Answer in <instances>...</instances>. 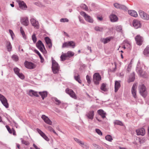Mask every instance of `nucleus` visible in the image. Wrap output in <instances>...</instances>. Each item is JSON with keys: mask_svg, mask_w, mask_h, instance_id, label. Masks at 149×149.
Returning <instances> with one entry per match:
<instances>
[{"mask_svg": "<svg viewBox=\"0 0 149 149\" xmlns=\"http://www.w3.org/2000/svg\"><path fill=\"white\" fill-rule=\"evenodd\" d=\"M136 71L141 76H144V72L141 68L137 67L136 69Z\"/></svg>", "mask_w": 149, "mask_h": 149, "instance_id": "nucleus-31", "label": "nucleus"}, {"mask_svg": "<svg viewBox=\"0 0 149 149\" xmlns=\"http://www.w3.org/2000/svg\"><path fill=\"white\" fill-rule=\"evenodd\" d=\"M79 21L81 23L83 24L85 23V22H84V20L83 19H81L80 17H79Z\"/></svg>", "mask_w": 149, "mask_h": 149, "instance_id": "nucleus-56", "label": "nucleus"}, {"mask_svg": "<svg viewBox=\"0 0 149 149\" xmlns=\"http://www.w3.org/2000/svg\"><path fill=\"white\" fill-rule=\"evenodd\" d=\"M50 132H53L56 135H58V134L55 132V130H54V129L50 126H48L46 128Z\"/></svg>", "mask_w": 149, "mask_h": 149, "instance_id": "nucleus-38", "label": "nucleus"}, {"mask_svg": "<svg viewBox=\"0 0 149 149\" xmlns=\"http://www.w3.org/2000/svg\"><path fill=\"white\" fill-rule=\"evenodd\" d=\"M78 143L81 146L84 148L86 147V145L84 144V143L82 142L80 140L79 141V142Z\"/></svg>", "mask_w": 149, "mask_h": 149, "instance_id": "nucleus-49", "label": "nucleus"}, {"mask_svg": "<svg viewBox=\"0 0 149 149\" xmlns=\"http://www.w3.org/2000/svg\"><path fill=\"white\" fill-rule=\"evenodd\" d=\"M101 80V76L99 73H96L94 74L93 75V81L95 84L98 85Z\"/></svg>", "mask_w": 149, "mask_h": 149, "instance_id": "nucleus-5", "label": "nucleus"}, {"mask_svg": "<svg viewBox=\"0 0 149 149\" xmlns=\"http://www.w3.org/2000/svg\"><path fill=\"white\" fill-rule=\"evenodd\" d=\"M20 31L21 33L22 34L23 37L25 38H26V36L24 33V32L23 30V29L22 28V27H21L20 28Z\"/></svg>", "mask_w": 149, "mask_h": 149, "instance_id": "nucleus-44", "label": "nucleus"}, {"mask_svg": "<svg viewBox=\"0 0 149 149\" xmlns=\"http://www.w3.org/2000/svg\"><path fill=\"white\" fill-rule=\"evenodd\" d=\"M52 69L53 72L54 74L58 73L60 68L59 66L58 63L55 60L53 59H52Z\"/></svg>", "mask_w": 149, "mask_h": 149, "instance_id": "nucleus-2", "label": "nucleus"}, {"mask_svg": "<svg viewBox=\"0 0 149 149\" xmlns=\"http://www.w3.org/2000/svg\"><path fill=\"white\" fill-rule=\"evenodd\" d=\"M36 46L40 52L43 54H46L47 52L45 49L44 45L40 40L38 41L36 44Z\"/></svg>", "mask_w": 149, "mask_h": 149, "instance_id": "nucleus-1", "label": "nucleus"}, {"mask_svg": "<svg viewBox=\"0 0 149 149\" xmlns=\"http://www.w3.org/2000/svg\"><path fill=\"white\" fill-rule=\"evenodd\" d=\"M12 58L13 60L16 61L18 60V57L16 55H13L12 56Z\"/></svg>", "mask_w": 149, "mask_h": 149, "instance_id": "nucleus-52", "label": "nucleus"}, {"mask_svg": "<svg viewBox=\"0 0 149 149\" xmlns=\"http://www.w3.org/2000/svg\"><path fill=\"white\" fill-rule=\"evenodd\" d=\"M17 2L18 3L19 8L22 10H26L27 6L26 4L23 1L17 0Z\"/></svg>", "mask_w": 149, "mask_h": 149, "instance_id": "nucleus-14", "label": "nucleus"}, {"mask_svg": "<svg viewBox=\"0 0 149 149\" xmlns=\"http://www.w3.org/2000/svg\"><path fill=\"white\" fill-rule=\"evenodd\" d=\"M39 94L41 96L42 100H44L45 98L46 97L47 95V92L46 91L39 92Z\"/></svg>", "mask_w": 149, "mask_h": 149, "instance_id": "nucleus-28", "label": "nucleus"}, {"mask_svg": "<svg viewBox=\"0 0 149 149\" xmlns=\"http://www.w3.org/2000/svg\"><path fill=\"white\" fill-rule=\"evenodd\" d=\"M6 47L8 51H10L11 50L12 46L10 42L7 41L6 42Z\"/></svg>", "mask_w": 149, "mask_h": 149, "instance_id": "nucleus-35", "label": "nucleus"}, {"mask_svg": "<svg viewBox=\"0 0 149 149\" xmlns=\"http://www.w3.org/2000/svg\"><path fill=\"white\" fill-rule=\"evenodd\" d=\"M94 115V111H91L87 113L86 114V116L88 119L92 120L93 118Z\"/></svg>", "mask_w": 149, "mask_h": 149, "instance_id": "nucleus-23", "label": "nucleus"}, {"mask_svg": "<svg viewBox=\"0 0 149 149\" xmlns=\"http://www.w3.org/2000/svg\"><path fill=\"white\" fill-rule=\"evenodd\" d=\"M32 38L33 42L35 43L37 41V38L35 34H33L32 35Z\"/></svg>", "mask_w": 149, "mask_h": 149, "instance_id": "nucleus-48", "label": "nucleus"}, {"mask_svg": "<svg viewBox=\"0 0 149 149\" xmlns=\"http://www.w3.org/2000/svg\"><path fill=\"white\" fill-rule=\"evenodd\" d=\"M100 89L101 90L103 91H106L107 89L106 88V85L104 83L102 84L101 86Z\"/></svg>", "mask_w": 149, "mask_h": 149, "instance_id": "nucleus-41", "label": "nucleus"}, {"mask_svg": "<svg viewBox=\"0 0 149 149\" xmlns=\"http://www.w3.org/2000/svg\"><path fill=\"white\" fill-rule=\"evenodd\" d=\"M75 46V43L73 41H70L64 42L62 45V48L72 47L74 48Z\"/></svg>", "mask_w": 149, "mask_h": 149, "instance_id": "nucleus-7", "label": "nucleus"}, {"mask_svg": "<svg viewBox=\"0 0 149 149\" xmlns=\"http://www.w3.org/2000/svg\"><path fill=\"white\" fill-rule=\"evenodd\" d=\"M16 145H17V148H19V149H20V145L19 144L17 143L16 144Z\"/></svg>", "mask_w": 149, "mask_h": 149, "instance_id": "nucleus-64", "label": "nucleus"}, {"mask_svg": "<svg viewBox=\"0 0 149 149\" xmlns=\"http://www.w3.org/2000/svg\"><path fill=\"white\" fill-rule=\"evenodd\" d=\"M93 146L94 147L96 148H99V146L95 143H93Z\"/></svg>", "mask_w": 149, "mask_h": 149, "instance_id": "nucleus-59", "label": "nucleus"}, {"mask_svg": "<svg viewBox=\"0 0 149 149\" xmlns=\"http://www.w3.org/2000/svg\"><path fill=\"white\" fill-rule=\"evenodd\" d=\"M65 92L72 98L74 99H76L77 96L76 94L72 90L69 88H67L65 90Z\"/></svg>", "mask_w": 149, "mask_h": 149, "instance_id": "nucleus-10", "label": "nucleus"}, {"mask_svg": "<svg viewBox=\"0 0 149 149\" xmlns=\"http://www.w3.org/2000/svg\"><path fill=\"white\" fill-rule=\"evenodd\" d=\"M124 42L125 44H127V45L128 46L129 48H130V45L128 41L127 40H125L124 41Z\"/></svg>", "mask_w": 149, "mask_h": 149, "instance_id": "nucleus-53", "label": "nucleus"}, {"mask_svg": "<svg viewBox=\"0 0 149 149\" xmlns=\"http://www.w3.org/2000/svg\"><path fill=\"white\" fill-rule=\"evenodd\" d=\"M135 79L134 74V73L131 74L130 76L129 79L127 80L128 83L133 81Z\"/></svg>", "mask_w": 149, "mask_h": 149, "instance_id": "nucleus-32", "label": "nucleus"}, {"mask_svg": "<svg viewBox=\"0 0 149 149\" xmlns=\"http://www.w3.org/2000/svg\"><path fill=\"white\" fill-rule=\"evenodd\" d=\"M33 146L36 149H40L37 146H36L35 144H33Z\"/></svg>", "mask_w": 149, "mask_h": 149, "instance_id": "nucleus-61", "label": "nucleus"}, {"mask_svg": "<svg viewBox=\"0 0 149 149\" xmlns=\"http://www.w3.org/2000/svg\"><path fill=\"white\" fill-rule=\"evenodd\" d=\"M45 40L48 47L49 49H51L52 46V43L51 39L49 37H47L45 38Z\"/></svg>", "mask_w": 149, "mask_h": 149, "instance_id": "nucleus-22", "label": "nucleus"}, {"mask_svg": "<svg viewBox=\"0 0 149 149\" xmlns=\"http://www.w3.org/2000/svg\"><path fill=\"white\" fill-rule=\"evenodd\" d=\"M139 88L141 95L143 97H145L147 94L145 86L143 84H142L139 86Z\"/></svg>", "mask_w": 149, "mask_h": 149, "instance_id": "nucleus-4", "label": "nucleus"}, {"mask_svg": "<svg viewBox=\"0 0 149 149\" xmlns=\"http://www.w3.org/2000/svg\"><path fill=\"white\" fill-rule=\"evenodd\" d=\"M111 21L115 22L117 21L118 18L117 16L114 14H112L110 16Z\"/></svg>", "mask_w": 149, "mask_h": 149, "instance_id": "nucleus-30", "label": "nucleus"}, {"mask_svg": "<svg viewBox=\"0 0 149 149\" xmlns=\"http://www.w3.org/2000/svg\"><path fill=\"white\" fill-rule=\"evenodd\" d=\"M53 100L54 101L56 102H60V101L59 100H58L57 98L54 97L53 98Z\"/></svg>", "mask_w": 149, "mask_h": 149, "instance_id": "nucleus-57", "label": "nucleus"}, {"mask_svg": "<svg viewBox=\"0 0 149 149\" xmlns=\"http://www.w3.org/2000/svg\"><path fill=\"white\" fill-rule=\"evenodd\" d=\"M3 105L6 108L8 107L9 105L8 103H2Z\"/></svg>", "mask_w": 149, "mask_h": 149, "instance_id": "nucleus-58", "label": "nucleus"}, {"mask_svg": "<svg viewBox=\"0 0 149 149\" xmlns=\"http://www.w3.org/2000/svg\"><path fill=\"white\" fill-rule=\"evenodd\" d=\"M137 135H144L145 133V130L144 128H142L136 130Z\"/></svg>", "mask_w": 149, "mask_h": 149, "instance_id": "nucleus-24", "label": "nucleus"}, {"mask_svg": "<svg viewBox=\"0 0 149 149\" xmlns=\"http://www.w3.org/2000/svg\"><path fill=\"white\" fill-rule=\"evenodd\" d=\"M80 14L84 17L85 20L87 22L90 23H92L93 22V19L90 16L87 14L85 12L81 11L80 13Z\"/></svg>", "mask_w": 149, "mask_h": 149, "instance_id": "nucleus-6", "label": "nucleus"}, {"mask_svg": "<svg viewBox=\"0 0 149 149\" xmlns=\"http://www.w3.org/2000/svg\"><path fill=\"white\" fill-rule=\"evenodd\" d=\"M114 123L115 125H119L120 126H123V124L122 122L118 120H116L115 121Z\"/></svg>", "mask_w": 149, "mask_h": 149, "instance_id": "nucleus-40", "label": "nucleus"}, {"mask_svg": "<svg viewBox=\"0 0 149 149\" xmlns=\"http://www.w3.org/2000/svg\"><path fill=\"white\" fill-rule=\"evenodd\" d=\"M136 43L138 45H141L143 42V38L140 35H137L135 38Z\"/></svg>", "mask_w": 149, "mask_h": 149, "instance_id": "nucleus-21", "label": "nucleus"}, {"mask_svg": "<svg viewBox=\"0 0 149 149\" xmlns=\"http://www.w3.org/2000/svg\"><path fill=\"white\" fill-rule=\"evenodd\" d=\"M112 38V37H110L105 38H103L101 39V41L103 42L104 44H106L109 42Z\"/></svg>", "mask_w": 149, "mask_h": 149, "instance_id": "nucleus-33", "label": "nucleus"}, {"mask_svg": "<svg viewBox=\"0 0 149 149\" xmlns=\"http://www.w3.org/2000/svg\"><path fill=\"white\" fill-rule=\"evenodd\" d=\"M9 32L10 35H12V34H14V33L13 32V31L12 30L9 29Z\"/></svg>", "mask_w": 149, "mask_h": 149, "instance_id": "nucleus-63", "label": "nucleus"}, {"mask_svg": "<svg viewBox=\"0 0 149 149\" xmlns=\"http://www.w3.org/2000/svg\"><path fill=\"white\" fill-rule=\"evenodd\" d=\"M137 84H134L132 88L131 92L132 94L133 97L136 98V88H137Z\"/></svg>", "mask_w": 149, "mask_h": 149, "instance_id": "nucleus-16", "label": "nucleus"}, {"mask_svg": "<svg viewBox=\"0 0 149 149\" xmlns=\"http://www.w3.org/2000/svg\"><path fill=\"white\" fill-rule=\"evenodd\" d=\"M139 12L140 17L143 19L146 20L149 19V15L148 14L141 10H139Z\"/></svg>", "mask_w": 149, "mask_h": 149, "instance_id": "nucleus-8", "label": "nucleus"}, {"mask_svg": "<svg viewBox=\"0 0 149 149\" xmlns=\"http://www.w3.org/2000/svg\"><path fill=\"white\" fill-rule=\"evenodd\" d=\"M20 22L22 24L25 26H28L29 23L28 18L27 17L21 18Z\"/></svg>", "mask_w": 149, "mask_h": 149, "instance_id": "nucleus-17", "label": "nucleus"}, {"mask_svg": "<svg viewBox=\"0 0 149 149\" xmlns=\"http://www.w3.org/2000/svg\"><path fill=\"white\" fill-rule=\"evenodd\" d=\"M114 6L116 8L126 10H127V7L124 5L116 3L114 4Z\"/></svg>", "mask_w": 149, "mask_h": 149, "instance_id": "nucleus-19", "label": "nucleus"}, {"mask_svg": "<svg viewBox=\"0 0 149 149\" xmlns=\"http://www.w3.org/2000/svg\"><path fill=\"white\" fill-rule=\"evenodd\" d=\"M74 79L79 83L81 84V81L80 79L79 75V74L78 71L77 70H74Z\"/></svg>", "mask_w": 149, "mask_h": 149, "instance_id": "nucleus-12", "label": "nucleus"}, {"mask_svg": "<svg viewBox=\"0 0 149 149\" xmlns=\"http://www.w3.org/2000/svg\"><path fill=\"white\" fill-rule=\"evenodd\" d=\"M81 7L85 10H88V7L85 4H81Z\"/></svg>", "mask_w": 149, "mask_h": 149, "instance_id": "nucleus-46", "label": "nucleus"}, {"mask_svg": "<svg viewBox=\"0 0 149 149\" xmlns=\"http://www.w3.org/2000/svg\"><path fill=\"white\" fill-rule=\"evenodd\" d=\"M95 30L98 31H102L103 30V28L102 27H100L98 26H95L94 28Z\"/></svg>", "mask_w": 149, "mask_h": 149, "instance_id": "nucleus-42", "label": "nucleus"}, {"mask_svg": "<svg viewBox=\"0 0 149 149\" xmlns=\"http://www.w3.org/2000/svg\"><path fill=\"white\" fill-rule=\"evenodd\" d=\"M25 67L29 69H32L36 68V65L31 62L26 61L24 63Z\"/></svg>", "mask_w": 149, "mask_h": 149, "instance_id": "nucleus-9", "label": "nucleus"}, {"mask_svg": "<svg viewBox=\"0 0 149 149\" xmlns=\"http://www.w3.org/2000/svg\"><path fill=\"white\" fill-rule=\"evenodd\" d=\"M74 141H76L78 143L79 142V141H80L79 139H78L74 138Z\"/></svg>", "mask_w": 149, "mask_h": 149, "instance_id": "nucleus-62", "label": "nucleus"}, {"mask_svg": "<svg viewBox=\"0 0 149 149\" xmlns=\"http://www.w3.org/2000/svg\"><path fill=\"white\" fill-rule=\"evenodd\" d=\"M120 81H116L115 83V92H116L120 86Z\"/></svg>", "mask_w": 149, "mask_h": 149, "instance_id": "nucleus-25", "label": "nucleus"}, {"mask_svg": "<svg viewBox=\"0 0 149 149\" xmlns=\"http://www.w3.org/2000/svg\"><path fill=\"white\" fill-rule=\"evenodd\" d=\"M74 54V53L71 51H69L66 53H64L62 52L60 57L61 60L62 61H64L66 59V58L71 57L73 56Z\"/></svg>", "mask_w": 149, "mask_h": 149, "instance_id": "nucleus-3", "label": "nucleus"}, {"mask_svg": "<svg viewBox=\"0 0 149 149\" xmlns=\"http://www.w3.org/2000/svg\"><path fill=\"white\" fill-rule=\"evenodd\" d=\"M133 25L136 29L140 28L141 26L140 22L138 20L135 19L133 22Z\"/></svg>", "mask_w": 149, "mask_h": 149, "instance_id": "nucleus-13", "label": "nucleus"}, {"mask_svg": "<svg viewBox=\"0 0 149 149\" xmlns=\"http://www.w3.org/2000/svg\"><path fill=\"white\" fill-rule=\"evenodd\" d=\"M95 131L96 133L100 136H102V134L101 131L99 129H96L95 130Z\"/></svg>", "mask_w": 149, "mask_h": 149, "instance_id": "nucleus-47", "label": "nucleus"}, {"mask_svg": "<svg viewBox=\"0 0 149 149\" xmlns=\"http://www.w3.org/2000/svg\"><path fill=\"white\" fill-rule=\"evenodd\" d=\"M0 100L1 102H7V100L6 98L1 94H0Z\"/></svg>", "mask_w": 149, "mask_h": 149, "instance_id": "nucleus-36", "label": "nucleus"}, {"mask_svg": "<svg viewBox=\"0 0 149 149\" xmlns=\"http://www.w3.org/2000/svg\"><path fill=\"white\" fill-rule=\"evenodd\" d=\"M35 52L39 56V57L41 60V63H43L44 60V59L42 57V56H41V54H40V52H39L37 50H35Z\"/></svg>", "mask_w": 149, "mask_h": 149, "instance_id": "nucleus-37", "label": "nucleus"}, {"mask_svg": "<svg viewBox=\"0 0 149 149\" xmlns=\"http://www.w3.org/2000/svg\"><path fill=\"white\" fill-rule=\"evenodd\" d=\"M117 31L119 32H122V26H118L116 27Z\"/></svg>", "mask_w": 149, "mask_h": 149, "instance_id": "nucleus-45", "label": "nucleus"}, {"mask_svg": "<svg viewBox=\"0 0 149 149\" xmlns=\"http://www.w3.org/2000/svg\"><path fill=\"white\" fill-rule=\"evenodd\" d=\"M41 118L46 123L49 125H52V122L47 116L44 115H42V116Z\"/></svg>", "mask_w": 149, "mask_h": 149, "instance_id": "nucleus-20", "label": "nucleus"}, {"mask_svg": "<svg viewBox=\"0 0 149 149\" xmlns=\"http://www.w3.org/2000/svg\"><path fill=\"white\" fill-rule=\"evenodd\" d=\"M106 139L110 142H111L113 140L112 138L110 135H108L105 136Z\"/></svg>", "mask_w": 149, "mask_h": 149, "instance_id": "nucleus-39", "label": "nucleus"}, {"mask_svg": "<svg viewBox=\"0 0 149 149\" xmlns=\"http://www.w3.org/2000/svg\"><path fill=\"white\" fill-rule=\"evenodd\" d=\"M98 113L103 118L106 117V113L102 109H100L97 111Z\"/></svg>", "mask_w": 149, "mask_h": 149, "instance_id": "nucleus-29", "label": "nucleus"}, {"mask_svg": "<svg viewBox=\"0 0 149 149\" xmlns=\"http://www.w3.org/2000/svg\"><path fill=\"white\" fill-rule=\"evenodd\" d=\"M68 19L67 18H61L60 19V21L63 22H68Z\"/></svg>", "mask_w": 149, "mask_h": 149, "instance_id": "nucleus-51", "label": "nucleus"}, {"mask_svg": "<svg viewBox=\"0 0 149 149\" xmlns=\"http://www.w3.org/2000/svg\"><path fill=\"white\" fill-rule=\"evenodd\" d=\"M13 70L15 73L20 79H23L24 78V75L22 73H20V70L17 67L14 68Z\"/></svg>", "mask_w": 149, "mask_h": 149, "instance_id": "nucleus-11", "label": "nucleus"}, {"mask_svg": "<svg viewBox=\"0 0 149 149\" xmlns=\"http://www.w3.org/2000/svg\"><path fill=\"white\" fill-rule=\"evenodd\" d=\"M128 12L129 15L134 17H136L138 16L136 12L134 10H129Z\"/></svg>", "mask_w": 149, "mask_h": 149, "instance_id": "nucleus-27", "label": "nucleus"}, {"mask_svg": "<svg viewBox=\"0 0 149 149\" xmlns=\"http://www.w3.org/2000/svg\"><path fill=\"white\" fill-rule=\"evenodd\" d=\"M30 22L33 26L36 29H38L39 25L38 21L34 18H31L30 19Z\"/></svg>", "mask_w": 149, "mask_h": 149, "instance_id": "nucleus-18", "label": "nucleus"}, {"mask_svg": "<svg viewBox=\"0 0 149 149\" xmlns=\"http://www.w3.org/2000/svg\"><path fill=\"white\" fill-rule=\"evenodd\" d=\"M28 94L31 96H35L36 97H38L39 95L38 94L37 92L33 90H30Z\"/></svg>", "mask_w": 149, "mask_h": 149, "instance_id": "nucleus-26", "label": "nucleus"}, {"mask_svg": "<svg viewBox=\"0 0 149 149\" xmlns=\"http://www.w3.org/2000/svg\"><path fill=\"white\" fill-rule=\"evenodd\" d=\"M131 65L129 64L127 66V72H129L131 70Z\"/></svg>", "mask_w": 149, "mask_h": 149, "instance_id": "nucleus-55", "label": "nucleus"}, {"mask_svg": "<svg viewBox=\"0 0 149 149\" xmlns=\"http://www.w3.org/2000/svg\"><path fill=\"white\" fill-rule=\"evenodd\" d=\"M144 54L146 56H149V46H148L144 50Z\"/></svg>", "mask_w": 149, "mask_h": 149, "instance_id": "nucleus-34", "label": "nucleus"}, {"mask_svg": "<svg viewBox=\"0 0 149 149\" xmlns=\"http://www.w3.org/2000/svg\"><path fill=\"white\" fill-rule=\"evenodd\" d=\"M8 131L10 134H12V129L11 130L10 127L8 125H6V126Z\"/></svg>", "mask_w": 149, "mask_h": 149, "instance_id": "nucleus-50", "label": "nucleus"}, {"mask_svg": "<svg viewBox=\"0 0 149 149\" xmlns=\"http://www.w3.org/2000/svg\"><path fill=\"white\" fill-rule=\"evenodd\" d=\"M86 79L88 83L89 84H90L91 82V81L90 80V77L88 76V75H87L86 76Z\"/></svg>", "mask_w": 149, "mask_h": 149, "instance_id": "nucleus-54", "label": "nucleus"}, {"mask_svg": "<svg viewBox=\"0 0 149 149\" xmlns=\"http://www.w3.org/2000/svg\"><path fill=\"white\" fill-rule=\"evenodd\" d=\"M21 142L22 144H25L26 146H28L29 145V143L28 141L24 140L22 138H21Z\"/></svg>", "mask_w": 149, "mask_h": 149, "instance_id": "nucleus-43", "label": "nucleus"}, {"mask_svg": "<svg viewBox=\"0 0 149 149\" xmlns=\"http://www.w3.org/2000/svg\"><path fill=\"white\" fill-rule=\"evenodd\" d=\"M36 130L40 136L47 141H49V139L48 137L41 130L38 128H37Z\"/></svg>", "mask_w": 149, "mask_h": 149, "instance_id": "nucleus-15", "label": "nucleus"}, {"mask_svg": "<svg viewBox=\"0 0 149 149\" xmlns=\"http://www.w3.org/2000/svg\"><path fill=\"white\" fill-rule=\"evenodd\" d=\"M12 132H13V134L14 135H16L15 131V130H14V129L13 128H12Z\"/></svg>", "mask_w": 149, "mask_h": 149, "instance_id": "nucleus-60", "label": "nucleus"}]
</instances>
